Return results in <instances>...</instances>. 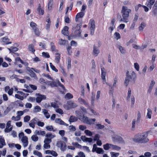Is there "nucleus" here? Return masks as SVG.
I'll use <instances>...</instances> for the list:
<instances>
[{
  "mask_svg": "<svg viewBox=\"0 0 157 157\" xmlns=\"http://www.w3.org/2000/svg\"><path fill=\"white\" fill-rule=\"evenodd\" d=\"M148 136V132H145L140 135H136L133 139V140L136 142L140 143H147L149 141L147 138Z\"/></svg>",
  "mask_w": 157,
  "mask_h": 157,
  "instance_id": "obj_1",
  "label": "nucleus"
},
{
  "mask_svg": "<svg viewBox=\"0 0 157 157\" xmlns=\"http://www.w3.org/2000/svg\"><path fill=\"white\" fill-rule=\"evenodd\" d=\"M136 75L134 71H132L131 73L129 74V71H127L126 72V77L124 80V84L126 86L128 85L130 80L133 82L134 83L135 82Z\"/></svg>",
  "mask_w": 157,
  "mask_h": 157,
  "instance_id": "obj_2",
  "label": "nucleus"
},
{
  "mask_svg": "<svg viewBox=\"0 0 157 157\" xmlns=\"http://www.w3.org/2000/svg\"><path fill=\"white\" fill-rule=\"evenodd\" d=\"M73 31L72 33L68 36L69 39H71L79 38L81 36L82 30L80 28L78 27L73 28Z\"/></svg>",
  "mask_w": 157,
  "mask_h": 157,
  "instance_id": "obj_3",
  "label": "nucleus"
},
{
  "mask_svg": "<svg viewBox=\"0 0 157 157\" xmlns=\"http://www.w3.org/2000/svg\"><path fill=\"white\" fill-rule=\"evenodd\" d=\"M79 119L84 123L87 124H93L96 121L95 118L90 119L86 116L83 115L82 118H79Z\"/></svg>",
  "mask_w": 157,
  "mask_h": 157,
  "instance_id": "obj_4",
  "label": "nucleus"
},
{
  "mask_svg": "<svg viewBox=\"0 0 157 157\" xmlns=\"http://www.w3.org/2000/svg\"><path fill=\"white\" fill-rule=\"evenodd\" d=\"M46 84L52 87H54L59 86L62 87L63 90H65L64 86L61 84L59 81H58L57 83L54 81H47L46 82Z\"/></svg>",
  "mask_w": 157,
  "mask_h": 157,
  "instance_id": "obj_5",
  "label": "nucleus"
},
{
  "mask_svg": "<svg viewBox=\"0 0 157 157\" xmlns=\"http://www.w3.org/2000/svg\"><path fill=\"white\" fill-rule=\"evenodd\" d=\"M131 11V10L128 9L127 7L125 6H123L121 11L122 17H124L128 18L129 16V13H130Z\"/></svg>",
  "mask_w": 157,
  "mask_h": 157,
  "instance_id": "obj_6",
  "label": "nucleus"
},
{
  "mask_svg": "<svg viewBox=\"0 0 157 157\" xmlns=\"http://www.w3.org/2000/svg\"><path fill=\"white\" fill-rule=\"evenodd\" d=\"M64 107L67 110H69L71 108H74L77 106V105L71 101H68L67 102V105H63Z\"/></svg>",
  "mask_w": 157,
  "mask_h": 157,
  "instance_id": "obj_7",
  "label": "nucleus"
},
{
  "mask_svg": "<svg viewBox=\"0 0 157 157\" xmlns=\"http://www.w3.org/2000/svg\"><path fill=\"white\" fill-rule=\"evenodd\" d=\"M56 146L58 147H60L61 150L64 151L66 149V144L62 141H58L56 144Z\"/></svg>",
  "mask_w": 157,
  "mask_h": 157,
  "instance_id": "obj_8",
  "label": "nucleus"
},
{
  "mask_svg": "<svg viewBox=\"0 0 157 157\" xmlns=\"http://www.w3.org/2000/svg\"><path fill=\"white\" fill-rule=\"evenodd\" d=\"M90 34L93 35L94 33V29L95 28V22L94 20L91 19L90 21Z\"/></svg>",
  "mask_w": 157,
  "mask_h": 157,
  "instance_id": "obj_9",
  "label": "nucleus"
},
{
  "mask_svg": "<svg viewBox=\"0 0 157 157\" xmlns=\"http://www.w3.org/2000/svg\"><path fill=\"white\" fill-rule=\"evenodd\" d=\"M21 140L22 143V145L24 147H26L28 144V138L27 137L25 136V137H22Z\"/></svg>",
  "mask_w": 157,
  "mask_h": 157,
  "instance_id": "obj_10",
  "label": "nucleus"
},
{
  "mask_svg": "<svg viewBox=\"0 0 157 157\" xmlns=\"http://www.w3.org/2000/svg\"><path fill=\"white\" fill-rule=\"evenodd\" d=\"M38 97L36 98V101L37 102L40 103L42 100L45 99L46 97L45 95H41L40 94H38Z\"/></svg>",
  "mask_w": 157,
  "mask_h": 157,
  "instance_id": "obj_11",
  "label": "nucleus"
},
{
  "mask_svg": "<svg viewBox=\"0 0 157 157\" xmlns=\"http://www.w3.org/2000/svg\"><path fill=\"white\" fill-rule=\"evenodd\" d=\"M4 90L6 92H7L10 95H11L13 93V89L11 88L10 89V87L9 86H6L4 88Z\"/></svg>",
  "mask_w": 157,
  "mask_h": 157,
  "instance_id": "obj_12",
  "label": "nucleus"
},
{
  "mask_svg": "<svg viewBox=\"0 0 157 157\" xmlns=\"http://www.w3.org/2000/svg\"><path fill=\"white\" fill-rule=\"evenodd\" d=\"M38 120L37 118H35L32 120L30 121V123H29V126L34 128L35 127V124L37 123V121Z\"/></svg>",
  "mask_w": 157,
  "mask_h": 157,
  "instance_id": "obj_13",
  "label": "nucleus"
},
{
  "mask_svg": "<svg viewBox=\"0 0 157 157\" xmlns=\"http://www.w3.org/2000/svg\"><path fill=\"white\" fill-rule=\"evenodd\" d=\"M55 122L56 123H58L60 125L66 126H67L68 124L66 123L60 118H56L55 120Z\"/></svg>",
  "mask_w": 157,
  "mask_h": 157,
  "instance_id": "obj_14",
  "label": "nucleus"
},
{
  "mask_svg": "<svg viewBox=\"0 0 157 157\" xmlns=\"http://www.w3.org/2000/svg\"><path fill=\"white\" fill-rule=\"evenodd\" d=\"M68 29V26H65L62 30V33L65 36H68L69 34Z\"/></svg>",
  "mask_w": 157,
  "mask_h": 157,
  "instance_id": "obj_15",
  "label": "nucleus"
},
{
  "mask_svg": "<svg viewBox=\"0 0 157 157\" xmlns=\"http://www.w3.org/2000/svg\"><path fill=\"white\" fill-rule=\"evenodd\" d=\"M155 0H148L146 3L145 5L150 9L152 8V6L155 2Z\"/></svg>",
  "mask_w": 157,
  "mask_h": 157,
  "instance_id": "obj_16",
  "label": "nucleus"
},
{
  "mask_svg": "<svg viewBox=\"0 0 157 157\" xmlns=\"http://www.w3.org/2000/svg\"><path fill=\"white\" fill-rule=\"evenodd\" d=\"M81 139L83 142H88L90 143L93 141V139L91 138L86 137L84 136H82L81 137Z\"/></svg>",
  "mask_w": 157,
  "mask_h": 157,
  "instance_id": "obj_17",
  "label": "nucleus"
},
{
  "mask_svg": "<svg viewBox=\"0 0 157 157\" xmlns=\"http://www.w3.org/2000/svg\"><path fill=\"white\" fill-rule=\"evenodd\" d=\"M101 78L105 79V76L106 73V70L104 67H101Z\"/></svg>",
  "mask_w": 157,
  "mask_h": 157,
  "instance_id": "obj_18",
  "label": "nucleus"
},
{
  "mask_svg": "<svg viewBox=\"0 0 157 157\" xmlns=\"http://www.w3.org/2000/svg\"><path fill=\"white\" fill-rule=\"evenodd\" d=\"M113 140L114 141H121L122 140V138L120 136L116 135L112 137Z\"/></svg>",
  "mask_w": 157,
  "mask_h": 157,
  "instance_id": "obj_19",
  "label": "nucleus"
},
{
  "mask_svg": "<svg viewBox=\"0 0 157 157\" xmlns=\"http://www.w3.org/2000/svg\"><path fill=\"white\" fill-rule=\"evenodd\" d=\"M84 15V13L82 12H80L78 13L76 15L75 17V21L76 22L78 21V19L80 18H82Z\"/></svg>",
  "mask_w": 157,
  "mask_h": 157,
  "instance_id": "obj_20",
  "label": "nucleus"
},
{
  "mask_svg": "<svg viewBox=\"0 0 157 157\" xmlns=\"http://www.w3.org/2000/svg\"><path fill=\"white\" fill-rule=\"evenodd\" d=\"M117 47L120 50L121 53L124 55L126 53V50L121 45H118Z\"/></svg>",
  "mask_w": 157,
  "mask_h": 157,
  "instance_id": "obj_21",
  "label": "nucleus"
},
{
  "mask_svg": "<svg viewBox=\"0 0 157 157\" xmlns=\"http://www.w3.org/2000/svg\"><path fill=\"white\" fill-rule=\"evenodd\" d=\"M78 121V118L74 116H71L69 120V121L70 124L71 122H75Z\"/></svg>",
  "mask_w": 157,
  "mask_h": 157,
  "instance_id": "obj_22",
  "label": "nucleus"
},
{
  "mask_svg": "<svg viewBox=\"0 0 157 157\" xmlns=\"http://www.w3.org/2000/svg\"><path fill=\"white\" fill-rule=\"evenodd\" d=\"M78 101L81 104H83L86 105H88V103L86 101L82 98L80 97L78 99Z\"/></svg>",
  "mask_w": 157,
  "mask_h": 157,
  "instance_id": "obj_23",
  "label": "nucleus"
},
{
  "mask_svg": "<svg viewBox=\"0 0 157 157\" xmlns=\"http://www.w3.org/2000/svg\"><path fill=\"white\" fill-rule=\"evenodd\" d=\"M99 50L98 49L97 47L95 46H94L93 47V52L94 55H96L97 56V55L99 53Z\"/></svg>",
  "mask_w": 157,
  "mask_h": 157,
  "instance_id": "obj_24",
  "label": "nucleus"
},
{
  "mask_svg": "<svg viewBox=\"0 0 157 157\" xmlns=\"http://www.w3.org/2000/svg\"><path fill=\"white\" fill-rule=\"evenodd\" d=\"M0 148H2L4 146L6 145V144L4 138H0Z\"/></svg>",
  "mask_w": 157,
  "mask_h": 157,
  "instance_id": "obj_25",
  "label": "nucleus"
},
{
  "mask_svg": "<svg viewBox=\"0 0 157 157\" xmlns=\"http://www.w3.org/2000/svg\"><path fill=\"white\" fill-rule=\"evenodd\" d=\"M35 133L36 134L38 135H44L45 134V132L44 131H38L36 130L35 131Z\"/></svg>",
  "mask_w": 157,
  "mask_h": 157,
  "instance_id": "obj_26",
  "label": "nucleus"
},
{
  "mask_svg": "<svg viewBox=\"0 0 157 157\" xmlns=\"http://www.w3.org/2000/svg\"><path fill=\"white\" fill-rule=\"evenodd\" d=\"M42 112L46 118H48L50 117V115L46 109H42Z\"/></svg>",
  "mask_w": 157,
  "mask_h": 157,
  "instance_id": "obj_27",
  "label": "nucleus"
},
{
  "mask_svg": "<svg viewBox=\"0 0 157 157\" xmlns=\"http://www.w3.org/2000/svg\"><path fill=\"white\" fill-rule=\"evenodd\" d=\"M28 48L30 51H31L33 53H34L35 51L34 46L33 44H30L29 45Z\"/></svg>",
  "mask_w": 157,
  "mask_h": 157,
  "instance_id": "obj_28",
  "label": "nucleus"
},
{
  "mask_svg": "<svg viewBox=\"0 0 157 157\" xmlns=\"http://www.w3.org/2000/svg\"><path fill=\"white\" fill-rule=\"evenodd\" d=\"M103 147L105 150H108L109 148H111V144L108 143L106 144L103 145Z\"/></svg>",
  "mask_w": 157,
  "mask_h": 157,
  "instance_id": "obj_29",
  "label": "nucleus"
},
{
  "mask_svg": "<svg viewBox=\"0 0 157 157\" xmlns=\"http://www.w3.org/2000/svg\"><path fill=\"white\" fill-rule=\"evenodd\" d=\"M105 126L104 125H101L100 124H96L95 125V128L98 129H102L104 128Z\"/></svg>",
  "mask_w": 157,
  "mask_h": 157,
  "instance_id": "obj_30",
  "label": "nucleus"
},
{
  "mask_svg": "<svg viewBox=\"0 0 157 157\" xmlns=\"http://www.w3.org/2000/svg\"><path fill=\"white\" fill-rule=\"evenodd\" d=\"M56 61L57 63H59L60 59V54L59 53H56Z\"/></svg>",
  "mask_w": 157,
  "mask_h": 157,
  "instance_id": "obj_31",
  "label": "nucleus"
},
{
  "mask_svg": "<svg viewBox=\"0 0 157 157\" xmlns=\"http://www.w3.org/2000/svg\"><path fill=\"white\" fill-rule=\"evenodd\" d=\"M1 42L4 45H7L11 43V42L9 40H2Z\"/></svg>",
  "mask_w": 157,
  "mask_h": 157,
  "instance_id": "obj_32",
  "label": "nucleus"
},
{
  "mask_svg": "<svg viewBox=\"0 0 157 157\" xmlns=\"http://www.w3.org/2000/svg\"><path fill=\"white\" fill-rule=\"evenodd\" d=\"M33 30L36 36H38L40 35V32L39 30V29L37 28H36Z\"/></svg>",
  "mask_w": 157,
  "mask_h": 157,
  "instance_id": "obj_33",
  "label": "nucleus"
},
{
  "mask_svg": "<svg viewBox=\"0 0 157 157\" xmlns=\"http://www.w3.org/2000/svg\"><path fill=\"white\" fill-rule=\"evenodd\" d=\"M68 43V41L66 40H60L59 43L61 45H64Z\"/></svg>",
  "mask_w": 157,
  "mask_h": 157,
  "instance_id": "obj_34",
  "label": "nucleus"
},
{
  "mask_svg": "<svg viewBox=\"0 0 157 157\" xmlns=\"http://www.w3.org/2000/svg\"><path fill=\"white\" fill-rule=\"evenodd\" d=\"M73 98V95L70 93L67 94L65 95V98L66 99H69L72 98Z\"/></svg>",
  "mask_w": 157,
  "mask_h": 157,
  "instance_id": "obj_35",
  "label": "nucleus"
},
{
  "mask_svg": "<svg viewBox=\"0 0 157 157\" xmlns=\"http://www.w3.org/2000/svg\"><path fill=\"white\" fill-rule=\"evenodd\" d=\"M29 71L30 73V75L32 77H34L36 79H37V77L35 73L32 70H29Z\"/></svg>",
  "mask_w": 157,
  "mask_h": 157,
  "instance_id": "obj_36",
  "label": "nucleus"
},
{
  "mask_svg": "<svg viewBox=\"0 0 157 157\" xmlns=\"http://www.w3.org/2000/svg\"><path fill=\"white\" fill-rule=\"evenodd\" d=\"M78 155H76L75 157H86L84 153L82 151H80L78 153Z\"/></svg>",
  "mask_w": 157,
  "mask_h": 157,
  "instance_id": "obj_37",
  "label": "nucleus"
},
{
  "mask_svg": "<svg viewBox=\"0 0 157 157\" xmlns=\"http://www.w3.org/2000/svg\"><path fill=\"white\" fill-rule=\"evenodd\" d=\"M33 154L35 155H37L39 157H42V155L41 153L37 151H34Z\"/></svg>",
  "mask_w": 157,
  "mask_h": 157,
  "instance_id": "obj_38",
  "label": "nucleus"
},
{
  "mask_svg": "<svg viewBox=\"0 0 157 157\" xmlns=\"http://www.w3.org/2000/svg\"><path fill=\"white\" fill-rule=\"evenodd\" d=\"M111 148L116 150H119L121 149V147L115 145L111 144Z\"/></svg>",
  "mask_w": 157,
  "mask_h": 157,
  "instance_id": "obj_39",
  "label": "nucleus"
},
{
  "mask_svg": "<svg viewBox=\"0 0 157 157\" xmlns=\"http://www.w3.org/2000/svg\"><path fill=\"white\" fill-rule=\"evenodd\" d=\"M152 114V111L150 109H148L147 113V117L149 119H150L151 117V115Z\"/></svg>",
  "mask_w": 157,
  "mask_h": 157,
  "instance_id": "obj_40",
  "label": "nucleus"
},
{
  "mask_svg": "<svg viewBox=\"0 0 157 157\" xmlns=\"http://www.w3.org/2000/svg\"><path fill=\"white\" fill-rule=\"evenodd\" d=\"M41 110V108L38 105L36 106L34 108V112L35 113L39 112Z\"/></svg>",
  "mask_w": 157,
  "mask_h": 157,
  "instance_id": "obj_41",
  "label": "nucleus"
},
{
  "mask_svg": "<svg viewBox=\"0 0 157 157\" xmlns=\"http://www.w3.org/2000/svg\"><path fill=\"white\" fill-rule=\"evenodd\" d=\"M38 137L36 135H33L31 137L32 140L34 142H36L38 140Z\"/></svg>",
  "mask_w": 157,
  "mask_h": 157,
  "instance_id": "obj_42",
  "label": "nucleus"
},
{
  "mask_svg": "<svg viewBox=\"0 0 157 157\" xmlns=\"http://www.w3.org/2000/svg\"><path fill=\"white\" fill-rule=\"evenodd\" d=\"M21 117L19 115H17L16 117L14 116H13L11 118V119L15 121H18L20 120Z\"/></svg>",
  "mask_w": 157,
  "mask_h": 157,
  "instance_id": "obj_43",
  "label": "nucleus"
},
{
  "mask_svg": "<svg viewBox=\"0 0 157 157\" xmlns=\"http://www.w3.org/2000/svg\"><path fill=\"white\" fill-rule=\"evenodd\" d=\"M110 154L111 155V157H117L119 155V153H114L113 152H110Z\"/></svg>",
  "mask_w": 157,
  "mask_h": 157,
  "instance_id": "obj_44",
  "label": "nucleus"
},
{
  "mask_svg": "<svg viewBox=\"0 0 157 157\" xmlns=\"http://www.w3.org/2000/svg\"><path fill=\"white\" fill-rule=\"evenodd\" d=\"M120 18H121V17L120 16ZM122 18H121L120 20V22L123 21L126 23H127L128 21V18H126L125 17H122Z\"/></svg>",
  "mask_w": 157,
  "mask_h": 157,
  "instance_id": "obj_45",
  "label": "nucleus"
},
{
  "mask_svg": "<svg viewBox=\"0 0 157 157\" xmlns=\"http://www.w3.org/2000/svg\"><path fill=\"white\" fill-rule=\"evenodd\" d=\"M46 137L47 138H50L51 139L55 137L54 135H52L51 133H48L46 135Z\"/></svg>",
  "mask_w": 157,
  "mask_h": 157,
  "instance_id": "obj_46",
  "label": "nucleus"
},
{
  "mask_svg": "<svg viewBox=\"0 0 157 157\" xmlns=\"http://www.w3.org/2000/svg\"><path fill=\"white\" fill-rule=\"evenodd\" d=\"M30 26L33 29L37 28L36 27L37 25L33 22H30Z\"/></svg>",
  "mask_w": 157,
  "mask_h": 157,
  "instance_id": "obj_47",
  "label": "nucleus"
},
{
  "mask_svg": "<svg viewBox=\"0 0 157 157\" xmlns=\"http://www.w3.org/2000/svg\"><path fill=\"white\" fill-rule=\"evenodd\" d=\"M30 116L29 115H27L24 117V121L25 122H27L30 120Z\"/></svg>",
  "mask_w": 157,
  "mask_h": 157,
  "instance_id": "obj_48",
  "label": "nucleus"
},
{
  "mask_svg": "<svg viewBox=\"0 0 157 157\" xmlns=\"http://www.w3.org/2000/svg\"><path fill=\"white\" fill-rule=\"evenodd\" d=\"M85 133L86 134L87 136H91L92 135V132L88 130H86L85 131Z\"/></svg>",
  "mask_w": 157,
  "mask_h": 157,
  "instance_id": "obj_49",
  "label": "nucleus"
},
{
  "mask_svg": "<svg viewBox=\"0 0 157 157\" xmlns=\"http://www.w3.org/2000/svg\"><path fill=\"white\" fill-rule=\"evenodd\" d=\"M96 152L98 154H103L104 151L102 148H98Z\"/></svg>",
  "mask_w": 157,
  "mask_h": 157,
  "instance_id": "obj_50",
  "label": "nucleus"
},
{
  "mask_svg": "<svg viewBox=\"0 0 157 157\" xmlns=\"http://www.w3.org/2000/svg\"><path fill=\"white\" fill-rule=\"evenodd\" d=\"M76 115L78 117V118H82V114L81 112L78 111H75Z\"/></svg>",
  "mask_w": 157,
  "mask_h": 157,
  "instance_id": "obj_51",
  "label": "nucleus"
},
{
  "mask_svg": "<svg viewBox=\"0 0 157 157\" xmlns=\"http://www.w3.org/2000/svg\"><path fill=\"white\" fill-rule=\"evenodd\" d=\"M141 117V114L140 111H138L137 115V122L139 123L140 121Z\"/></svg>",
  "mask_w": 157,
  "mask_h": 157,
  "instance_id": "obj_52",
  "label": "nucleus"
},
{
  "mask_svg": "<svg viewBox=\"0 0 157 157\" xmlns=\"http://www.w3.org/2000/svg\"><path fill=\"white\" fill-rule=\"evenodd\" d=\"M92 63V69H95L96 67V66L95 63V62L94 60L93 59L91 61Z\"/></svg>",
  "mask_w": 157,
  "mask_h": 157,
  "instance_id": "obj_53",
  "label": "nucleus"
},
{
  "mask_svg": "<svg viewBox=\"0 0 157 157\" xmlns=\"http://www.w3.org/2000/svg\"><path fill=\"white\" fill-rule=\"evenodd\" d=\"M69 129L71 131H75L76 130V128L73 125H70L69 127Z\"/></svg>",
  "mask_w": 157,
  "mask_h": 157,
  "instance_id": "obj_54",
  "label": "nucleus"
},
{
  "mask_svg": "<svg viewBox=\"0 0 157 157\" xmlns=\"http://www.w3.org/2000/svg\"><path fill=\"white\" fill-rule=\"evenodd\" d=\"M115 38L117 39H118L121 38V36L120 34L116 32L114 34Z\"/></svg>",
  "mask_w": 157,
  "mask_h": 157,
  "instance_id": "obj_55",
  "label": "nucleus"
},
{
  "mask_svg": "<svg viewBox=\"0 0 157 157\" xmlns=\"http://www.w3.org/2000/svg\"><path fill=\"white\" fill-rule=\"evenodd\" d=\"M134 67L136 71H139L140 68V66L137 63H134Z\"/></svg>",
  "mask_w": 157,
  "mask_h": 157,
  "instance_id": "obj_56",
  "label": "nucleus"
},
{
  "mask_svg": "<svg viewBox=\"0 0 157 157\" xmlns=\"http://www.w3.org/2000/svg\"><path fill=\"white\" fill-rule=\"evenodd\" d=\"M15 97L16 98L19 99L21 100H23L24 99V97L23 96L18 94H16L15 95Z\"/></svg>",
  "mask_w": 157,
  "mask_h": 157,
  "instance_id": "obj_57",
  "label": "nucleus"
},
{
  "mask_svg": "<svg viewBox=\"0 0 157 157\" xmlns=\"http://www.w3.org/2000/svg\"><path fill=\"white\" fill-rule=\"evenodd\" d=\"M51 142L52 140L51 139L47 138L45 139L44 141V143L46 144H49Z\"/></svg>",
  "mask_w": 157,
  "mask_h": 157,
  "instance_id": "obj_58",
  "label": "nucleus"
},
{
  "mask_svg": "<svg viewBox=\"0 0 157 157\" xmlns=\"http://www.w3.org/2000/svg\"><path fill=\"white\" fill-rule=\"evenodd\" d=\"M50 66L51 68L56 72L58 71V70L52 64V63H50Z\"/></svg>",
  "mask_w": 157,
  "mask_h": 157,
  "instance_id": "obj_59",
  "label": "nucleus"
},
{
  "mask_svg": "<svg viewBox=\"0 0 157 157\" xmlns=\"http://www.w3.org/2000/svg\"><path fill=\"white\" fill-rule=\"evenodd\" d=\"M6 148L3 149L2 151H0V155H2L3 156H5L6 155Z\"/></svg>",
  "mask_w": 157,
  "mask_h": 157,
  "instance_id": "obj_60",
  "label": "nucleus"
},
{
  "mask_svg": "<svg viewBox=\"0 0 157 157\" xmlns=\"http://www.w3.org/2000/svg\"><path fill=\"white\" fill-rule=\"evenodd\" d=\"M10 52H16L18 50L17 48L16 47L13 48H8Z\"/></svg>",
  "mask_w": 157,
  "mask_h": 157,
  "instance_id": "obj_61",
  "label": "nucleus"
},
{
  "mask_svg": "<svg viewBox=\"0 0 157 157\" xmlns=\"http://www.w3.org/2000/svg\"><path fill=\"white\" fill-rule=\"evenodd\" d=\"M79 129L82 131H84L86 128V127L85 125H80L79 126Z\"/></svg>",
  "mask_w": 157,
  "mask_h": 157,
  "instance_id": "obj_62",
  "label": "nucleus"
},
{
  "mask_svg": "<svg viewBox=\"0 0 157 157\" xmlns=\"http://www.w3.org/2000/svg\"><path fill=\"white\" fill-rule=\"evenodd\" d=\"M145 25H144V23H142L140 24V25L139 26V30L140 31L142 30L145 27Z\"/></svg>",
  "mask_w": 157,
  "mask_h": 157,
  "instance_id": "obj_63",
  "label": "nucleus"
},
{
  "mask_svg": "<svg viewBox=\"0 0 157 157\" xmlns=\"http://www.w3.org/2000/svg\"><path fill=\"white\" fill-rule=\"evenodd\" d=\"M153 10L152 11V13L155 16L157 13V8H154V7H153Z\"/></svg>",
  "mask_w": 157,
  "mask_h": 157,
  "instance_id": "obj_64",
  "label": "nucleus"
}]
</instances>
